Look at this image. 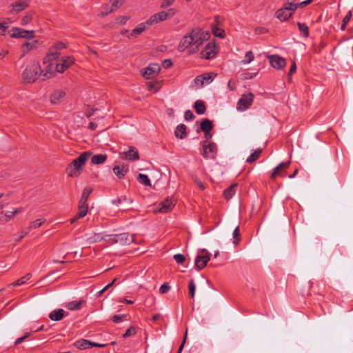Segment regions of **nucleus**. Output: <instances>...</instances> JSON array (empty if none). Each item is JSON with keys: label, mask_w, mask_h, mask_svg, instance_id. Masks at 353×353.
Masks as SVG:
<instances>
[{"label": "nucleus", "mask_w": 353, "mask_h": 353, "mask_svg": "<svg viewBox=\"0 0 353 353\" xmlns=\"http://www.w3.org/2000/svg\"><path fill=\"white\" fill-rule=\"evenodd\" d=\"M82 303V301H72L68 303V307L70 310H79L81 307Z\"/></svg>", "instance_id": "41"}, {"label": "nucleus", "mask_w": 353, "mask_h": 353, "mask_svg": "<svg viewBox=\"0 0 353 353\" xmlns=\"http://www.w3.org/2000/svg\"><path fill=\"white\" fill-rule=\"evenodd\" d=\"M299 31L302 33V34L305 37H307L309 35V29L307 26L303 23H297Z\"/></svg>", "instance_id": "38"}, {"label": "nucleus", "mask_w": 353, "mask_h": 353, "mask_svg": "<svg viewBox=\"0 0 353 353\" xmlns=\"http://www.w3.org/2000/svg\"><path fill=\"white\" fill-rule=\"evenodd\" d=\"M137 179L139 182L143 185H145L146 186L151 185L150 180L146 174H139Z\"/></svg>", "instance_id": "37"}, {"label": "nucleus", "mask_w": 353, "mask_h": 353, "mask_svg": "<svg viewBox=\"0 0 353 353\" xmlns=\"http://www.w3.org/2000/svg\"><path fill=\"white\" fill-rule=\"evenodd\" d=\"M8 53V50L4 49H0V58H3Z\"/></svg>", "instance_id": "64"}, {"label": "nucleus", "mask_w": 353, "mask_h": 353, "mask_svg": "<svg viewBox=\"0 0 353 353\" xmlns=\"http://www.w3.org/2000/svg\"><path fill=\"white\" fill-rule=\"evenodd\" d=\"M125 317V315H114L112 320L114 323H118L122 321L123 319Z\"/></svg>", "instance_id": "55"}, {"label": "nucleus", "mask_w": 353, "mask_h": 353, "mask_svg": "<svg viewBox=\"0 0 353 353\" xmlns=\"http://www.w3.org/2000/svg\"><path fill=\"white\" fill-rule=\"evenodd\" d=\"M41 66L38 62L29 63L21 74L23 83H32L40 77Z\"/></svg>", "instance_id": "2"}, {"label": "nucleus", "mask_w": 353, "mask_h": 353, "mask_svg": "<svg viewBox=\"0 0 353 353\" xmlns=\"http://www.w3.org/2000/svg\"><path fill=\"white\" fill-rule=\"evenodd\" d=\"M312 1V0L303 1L301 2L300 3H298V8L299 7H301V8L305 7L307 5L310 4Z\"/></svg>", "instance_id": "61"}, {"label": "nucleus", "mask_w": 353, "mask_h": 353, "mask_svg": "<svg viewBox=\"0 0 353 353\" xmlns=\"http://www.w3.org/2000/svg\"><path fill=\"white\" fill-rule=\"evenodd\" d=\"M216 76V74L213 72L204 73L203 74L197 76L194 79V82L196 86L201 88L203 86L204 84L210 83L214 80Z\"/></svg>", "instance_id": "13"}, {"label": "nucleus", "mask_w": 353, "mask_h": 353, "mask_svg": "<svg viewBox=\"0 0 353 353\" xmlns=\"http://www.w3.org/2000/svg\"><path fill=\"white\" fill-rule=\"evenodd\" d=\"M45 222V219H37L32 222H31L30 226H29V230H32V229H36V228H39L40 226H41V225Z\"/></svg>", "instance_id": "42"}, {"label": "nucleus", "mask_w": 353, "mask_h": 353, "mask_svg": "<svg viewBox=\"0 0 353 353\" xmlns=\"http://www.w3.org/2000/svg\"><path fill=\"white\" fill-rule=\"evenodd\" d=\"M124 1H125V0H111L110 3H111L112 8H111L110 12L117 10V8L121 7L123 5Z\"/></svg>", "instance_id": "43"}, {"label": "nucleus", "mask_w": 353, "mask_h": 353, "mask_svg": "<svg viewBox=\"0 0 353 353\" xmlns=\"http://www.w3.org/2000/svg\"><path fill=\"white\" fill-rule=\"evenodd\" d=\"M115 281H116V279H114L111 283H110L109 284L105 285L101 290H100L98 292V295L101 296L106 290H108L110 286H112L114 284Z\"/></svg>", "instance_id": "56"}, {"label": "nucleus", "mask_w": 353, "mask_h": 353, "mask_svg": "<svg viewBox=\"0 0 353 353\" xmlns=\"http://www.w3.org/2000/svg\"><path fill=\"white\" fill-rule=\"evenodd\" d=\"M161 70L160 65L158 63H150L148 67L141 71L143 77L147 79H153Z\"/></svg>", "instance_id": "12"}, {"label": "nucleus", "mask_w": 353, "mask_h": 353, "mask_svg": "<svg viewBox=\"0 0 353 353\" xmlns=\"http://www.w3.org/2000/svg\"><path fill=\"white\" fill-rule=\"evenodd\" d=\"M92 192V189L91 188L87 187L83 189L79 201L78 212L72 219H70V223H74L76 221L83 218L87 214L88 210L87 201Z\"/></svg>", "instance_id": "4"}, {"label": "nucleus", "mask_w": 353, "mask_h": 353, "mask_svg": "<svg viewBox=\"0 0 353 353\" xmlns=\"http://www.w3.org/2000/svg\"><path fill=\"white\" fill-rule=\"evenodd\" d=\"M65 311L63 309H58L52 311L49 314V318L54 321H58L64 316Z\"/></svg>", "instance_id": "27"}, {"label": "nucleus", "mask_w": 353, "mask_h": 353, "mask_svg": "<svg viewBox=\"0 0 353 353\" xmlns=\"http://www.w3.org/2000/svg\"><path fill=\"white\" fill-rule=\"evenodd\" d=\"M5 24L6 23H0V35H4L6 32L7 27Z\"/></svg>", "instance_id": "60"}, {"label": "nucleus", "mask_w": 353, "mask_h": 353, "mask_svg": "<svg viewBox=\"0 0 353 353\" xmlns=\"http://www.w3.org/2000/svg\"><path fill=\"white\" fill-rule=\"evenodd\" d=\"M290 164V161L288 162H282L279 163L274 169L273 170L270 178L274 179L277 176H281L282 177H285V175L282 174L281 171L287 169Z\"/></svg>", "instance_id": "24"}, {"label": "nucleus", "mask_w": 353, "mask_h": 353, "mask_svg": "<svg viewBox=\"0 0 353 353\" xmlns=\"http://www.w3.org/2000/svg\"><path fill=\"white\" fill-rule=\"evenodd\" d=\"M119 157L121 159L130 161H134L139 159V152L134 147H130L128 151L121 152Z\"/></svg>", "instance_id": "21"}, {"label": "nucleus", "mask_w": 353, "mask_h": 353, "mask_svg": "<svg viewBox=\"0 0 353 353\" xmlns=\"http://www.w3.org/2000/svg\"><path fill=\"white\" fill-rule=\"evenodd\" d=\"M23 210V208H12V210L0 212V221L8 222L14 219V216Z\"/></svg>", "instance_id": "20"}, {"label": "nucleus", "mask_w": 353, "mask_h": 353, "mask_svg": "<svg viewBox=\"0 0 353 353\" xmlns=\"http://www.w3.org/2000/svg\"><path fill=\"white\" fill-rule=\"evenodd\" d=\"M176 14V10L174 8H170L167 11H161L151 16L147 20L148 25H153L160 21L166 20L168 18L173 17Z\"/></svg>", "instance_id": "6"}, {"label": "nucleus", "mask_w": 353, "mask_h": 353, "mask_svg": "<svg viewBox=\"0 0 353 353\" xmlns=\"http://www.w3.org/2000/svg\"><path fill=\"white\" fill-rule=\"evenodd\" d=\"M90 155V152H85L74 159L66 168L65 171L68 175L70 177L78 176L79 174V170L82 168V166L85 163Z\"/></svg>", "instance_id": "3"}, {"label": "nucleus", "mask_w": 353, "mask_h": 353, "mask_svg": "<svg viewBox=\"0 0 353 353\" xmlns=\"http://www.w3.org/2000/svg\"><path fill=\"white\" fill-rule=\"evenodd\" d=\"M112 202L113 204H115V205H118L119 204H121L123 202H125V203H131L132 202V200L131 199L128 198L125 196H121V197H119V198H118L117 199L112 200Z\"/></svg>", "instance_id": "39"}, {"label": "nucleus", "mask_w": 353, "mask_h": 353, "mask_svg": "<svg viewBox=\"0 0 353 353\" xmlns=\"http://www.w3.org/2000/svg\"><path fill=\"white\" fill-rule=\"evenodd\" d=\"M266 57L269 59L270 65L276 70H281L286 65L285 59L279 55H267Z\"/></svg>", "instance_id": "16"}, {"label": "nucleus", "mask_w": 353, "mask_h": 353, "mask_svg": "<svg viewBox=\"0 0 353 353\" xmlns=\"http://www.w3.org/2000/svg\"><path fill=\"white\" fill-rule=\"evenodd\" d=\"M65 97V92L63 90H54L50 96V101L53 104L59 103Z\"/></svg>", "instance_id": "25"}, {"label": "nucleus", "mask_w": 353, "mask_h": 353, "mask_svg": "<svg viewBox=\"0 0 353 353\" xmlns=\"http://www.w3.org/2000/svg\"><path fill=\"white\" fill-rule=\"evenodd\" d=\"M210 259V254L206 249H201L195 258L194 265L197 270H203Z\"/></svg>", "instance_id": "7"}, {"label": "nucleus", "mask_w": 353, "mask_h": 353, "mask_svg": "<svg viewBox=\"0 0 353 353\" xmlns=\"http://www.w3.org/2000/svg\"><path fill=\"white\" fill-rule=\"evenodd\" d=\"M97 124L96 123L92 121L89 123V125H88L89 129H90L92 130H94L97 129Z\"/></svg>", "instance_id": "63"}, {"label": "nucleus", "mask_w": 353, "mask_h": 353, "mask_svg": "<svg viewBox=\"0 0 353 353\" xmlns=\"http://www.w3.org/2000/svg\"><path fill=\"white\" fill-rule=\"evenodd\" d=\"M37 45V41L25 43L21 46V50L23 52V54H25L28 53L30 50L36 48Z\"/></svg>", "instance_id": "32"}, {"label": "nucleus", "mask_w": 353, "mask_h": 353, "mask_svg": "<svg viewBox=\"0 0 353 353\" xmlns=\"http://www.w3.org/2000/svg\"><path fill=\"white\" fill-rule=\"evenodd\" d=\"M216 54V45L213 41H210L200 52V57L205 59H212Z\"/></svg>", "instance_id": "15"}, {"label": "nucleus", "mask_w": 353, "mask_h": 353, "mask_svg": "<svg viewBox=\"0 0 353 353\" xmlns=\"http://www.w3.org/2000/svg\"><path fill=\"white\" fill-rule=\"evenodd\" d=\"M136 334V330L134 327L131 326L123 334V338H127L130 336H133Z\"/></svg>", "instance_id": "47"}, {"label": "nucleus", "mask_w": 353, "mask_h": 353, "mask_svg": "<svg viewBox=\"0 0 353 353\" xmlns=\"http://www.w3.org/2000/svg\"><path fill=\"white\" fill-rule=\"evenodd\" d=\"M186 126L184 124H179L176 126L174 134L176 137L183 139L186 136Z\"/></svg>", "instance_id": "29"}, {"label": "nucleus", "mask_w": 353, "mask_h": 353, "mask_svg": "<svg viewBox=\"0 0 353 353\" xmlns=\"http://www.w3.org/2000/svg\"><path fill=\"white\" fill-rule=\"evenodd\" d=\"M29 0H18L10 5V7L12 8L10 12H19L27 8L29 6Z\"/></svg>", "instance_id": "22"}, {"label": "nucleus", "mask_w": 353, "mask_h": 353, "mask_svg": "<svg viewBox=\"0 0 353 353\" xmlns=\"http://www.w3.org/2000/svg\"><path fill=\"white\" fill-rule=\"evenodd\" d=\"M254 59V55L252 51H248L245 54V59L241 61L243 64H248L252 62Z\"/></svg>", "instance_id": "40"}, {"label": "nucleus", "mask_w": 353, "mask_h": 353, "mask_svg": "<svg viewBox=\"0 0 353 353\" xmlns=\"http://www.w3.org/2000/svg\"><path fill=\"white\" fill-rule=\"evenodd\" d=\"M212 129V123L208 119H204L201 123V130L204 132L211 131Z\"/></svg>", "instance_id": "35"}, {"label": "nucleus", "mask_w": 353, "mask_h": 353, "mask_svg": "<svg viewBox=\"0 0 353 353\" xmlns=\"http://www.w3.org/2000/svg\"><path fill=\"white\" fill-rule=\"evenodd\" d=\"M296 62L294 61H293L292 62L291 67H290V70L288 72V77H289L290 80L291 79L292 75L296 72Z\"/></svg>", "instance_id": "51"}, {"label": "nucleus", "mask_w": 353, "mask_h": 353, "mask_svg": "<svg viewBox=\"0 0 353 353\" xmlns=\"http://www.w3.org/2000/svg\"><path fill=\"white\" fill-rule=\"evenodd\" d=\"M128 168L125 165H115L113 168V172L119 179H123L125 176V174L128 172Z\"/></svg>", "instance_id": "26"}, {"label": "nucleus", "mask_w": 353, "mask_h": 353, "mask_svg": "<svg viewBox=\"0 0 353 353\" xmlns=\"http://www.w3.org/2000/svg\"><path fill=\"white\" fill-rule=\"evenodd\" d=\"M28 232H21L17 238L15 239L16 241H20L21 239H23Z\"/></svg>", "instance_id": "62"}, {"label": "nucleus", "mask_w": 353, "mask_h": 353, "mask_svg": "<svg viewBox=\"0 0 353 353\" xmlns=\"http://www.w3.org/2000/svg\"><path fill=\"white\" fill-rule=\"evenodd\" d=\"M46 65L44 70L40 71V77L42 80L48 79L54 76L58 72L57 71L56 62H48Z\"/></svg>", "instance_id": "11"}, {"label": "nucleus", "mask_w": 353, "mask_h": 353, "mask_svg": "<svg viewBox=\"0 0 353 353\" xmlns=\"http://www.w3.org/2000/svg\"><path fill=\"white\" fill-rule=\"evenodd\" d=\"M236 187L237 184L234 183L224 190L223 196L225 199L229 200L234 195Z\"/></svg>", "instance_id": "30"}, {"label": "nucleus", "mask_w": 353, "mask_h": 353, "mask_svg": "<svg viewBox=\"0 0 353 353\" xmlns=\"http://www.w3.org/2000/svg\"><path fill=\"white\" fill-rule=\"evenodd\" d=\"M170 290V286L168 285V283H165L159 288V292L161 294H165Z\"/></svg>", "instance_id": "49"}, {"label": "nucleus", "mask_w": 353, "mask_h": 353, "mask_svg": "<svg viewBox=\"0 0 353 353\" xmlns=\"http://www.w3.org/2000/svg\"><path fill=\"white\" fill-rule=\"evenodd\" d=\"M296 0H288L287 2L284 4L286 6L293 8V10H296L298 8V3H295L294 1Z\"/></svg>", "instance_id": "52"}, {"label": "nucleus", "mask_w": 353, "mask_h": 353, "mask_svg": "<svg viewBox=\"0 0 353 353\" xmlns=\"http://www.w3.org/2000/svg\"><path fill=\"white\" fill-rule=\"evenodd\" d=\"M232 235H233V237L236 239V240L234 241V243H235V244L238 243L239 241V236H240V232H239V227H236L234 230Z\"/></svg>", "instance_id": "50"}, {"label": "nucleus", "mask_w": 353, "mask_h": 353, "mask_svg": "<svg viewBox=\"0 0 353 353\" xmlns=\"http://www.w3.org/2000/svg\"><path fill=\"white\" fill-rule=\"evenodd\" d=\"M193 112L190 110H186L184 114V118L186 121H191L194 119Z\"/></svg>", "instance_id": "53"}, {"label": "nucleus", "mask_w": 353, "mask_h": 353, "mask_svg": "<svg viewBox=\"0 0 353 353\" xmlns=\"http://www.w3.org/2000/svg\"><path fill=\"white\" fill-rule=\"evenodd\" d=\"M212 32H213V34H214V36H216V37H218L220 38H223L225 36L224 31L221 29L216 28V27L212 28Z\"/></svg>", "instance_id": "45"}, {"label": "nucleus", "mask_w": 353, "mask_h": 353, "mask_svg": "<svg viewBox=\"0 0 353 353\" xmlns=\"http://www.w3.org/2000/svg\"><path fill=\"white\" fill-rule=\"evenodd\" d=\"M174 206L173 201L171 199L167 198L159 203L158 212L161 213H168L173 209Z\"/></svg>", "instance_id": "23"}, {"label": "nucleus", "mask_w": 353, "mask_h": 353, "mask_svg": "<svg viewBox=\"0 0 353 353\" xmlns=\"http://www.w3.org/2000/svg\"><path fill=\"white\" fill-rule=\"evenodd\" d=\"M107 159L106 154H96L94 155L91 159V163L94 165L101 164Z\"/></svg>", "instance_id": "33"}, {"label": "nucleus", "mask_w": 353, "mask_h": 353, "mask_svg": "<svg viewBox=\"0 0 353 353\" xmlns=\"http://www.w3.org/2000/svg\"><path fill=\"white\" fill-rule=\"evenodd\" d=\"M210 38L208 32L196 28L185 35L181 40L177 49L179 52H184L188 50L189 54H194L199 50V47Z\"/></svg>", "instance_id": "1"}, {"label": "nucleus", "mask_w": 353, "mask_h": 353, "mask_svg": "<svg viewBox=\"0 0 353 353\" xmlns=\"http://www.w3.org/2000/svg\"><path fill=\"white\" fill-rule=\"evenodd\" d=\"M11 37L14 38L32 39L34 31H28L19 28H13L11 30Z\"/></svg>", "instance_id": "18"}, {"label": "nucleus", "mask_w": 353, "mask_h": 353, "mask_svg": "<svg viewBox=\"0 0 353 353\" xmlns=\"http://www.w3.org/2000/svg\"><path fill=\"white\" fill-rule=\"evenodd\" d=\"M203 153L205 159H214L217 153L216 145L213 142H209L207 140L202 143Z\"/></svg>", "instance_id": "9"}, {"label": "nucleus", "mask_w": 353, "mask_h": 353, "mask_svg": "<svg viewBox=\"0 0 353 353\" xmlns=\"http://www.w3.org/2000/svg\"><path fill=\"white\" fill-rule=\"evenodd\" d=\"M352 17V12L348 11L345 17L343 18L342 23L344 24H346L350 21V19Z\"/></svg>", "instance_id": "57"}, {"label": "nucleus", "mask_w": 353, "mask_h": 353, "mask_svg": "<svg viewBox=\"0 0 353 353\" xmlns=\"http://www.w3.org/2000/svg\"><path fill=\"white\" fill-rule=\"evenodd\" d=\"M188 289H189V294L190 298H194L195 290H196V285L194 283V281L193 279H191L188 283Z\"/></svg>", "instance_id": "44"}, {"label": "nucleus", "mask_w": 353, "mask_h": 353, "mask_svg": "<svg viewBox=\"0 0 353 353\" xmlns=\"http://www.w3.org/2000/svg\"><path fill=\"white\" fill-rule=\"evenodd\" d=\"M32 277V274L28 273L21 278L17 279L16 281L12 283L13 286H18L24 284L27 281H28Z\"/></svg>", "instance_id": "36"}, {"label": "nucleus", "mask_w": 353, "mask_h": 353, "mask_svg": "<svg viewBox=\"0 0 353 353\" xmlns=\"http://www.w3.org/2000/svg\"><path fill=\"white\" fill-rule=\"evenodd\" d=\"M173 258L178 264H182L185 260V256L182 254H176Z\"/></svg>", "instance_id": "46"}, {"label": "nucleus", "mask_w": 353, "mask_h": 353, "mask_svg": "<svg viewBox=\"0 0 353 353\" xmlns=\"http://www.w3.org/2000/svg\"><path fill=\"white\" fill-rule=\"evenodd\" d=\"M262 152V149L258 148L255 150L247 158L246 162L251 163L255 161L260 156Z\"/></svg>", "instance_id": "34"}, {"label": "nucleus", "mask_w": 353, "mask_h": 353, "mask_svg": "<svg viewBox=\"0 0 353 353\" xmlns=\"http://www.w3.org/2000/svg\"><path fill=\"white\" fill-rule=\"evenodd\" d=\"M253 100L254 94L252 92L242 94L237 102L236 110L241 112L247 110L252 105Z\"/></svg>", "instance_id": "8"}, {"label": "nucleus", "mask_w": 353, "mask_h": 353, "mask_svg": "<svg viewBox=\"0 0 353 353\" xmlns=\"http://www.w3.org/2000/svg\"><path fill=\"white\" fill-rule=\"evenodd\" d=\"M162 65L164 68H169L172 65V61L170 59H165Z\"/></svg>", "instance_id": "59"}, {"label": "nucleus", "mask_w": 353, "mask_h": 353, "mask_svg": "<svg viewBox=\"0 0 353 353\" xmlns=\"http://www.w3.org/2000/svg\"><path fill=\"white\" fill-rule=\"evenodd\" d=\"M294 11L295 10H293V8H290L285 5H283L281 8L276 11V16L281 21H285L292 17Z\"/></svg>", "instance_id": "19"}, {"label": "nucleus", "mask_w": 353, "mask_h": 353, "mask_svg": "<svg viewBox=\"0 0 353 353\" xmlns=\"http://www.w3.org/2000/svg\"><path fill=\"white\" fill-rule=\"evenodd\" d=\"M74 63V59L72 57L68 56L61 59L59 63H57V71L59 73L64 72L70 66Z\"/></svg>", "instance_id": "17"}, {"label": "nucleus", "mask_w": 353, "mask_h": 353, "mask_svg": "<svg viewBox=\"0 0 353 353\" xmlns=\"http://www.w3.org/2000/svg\"><path fill=\"white\" fill-rule=\"evenodd\" d=\"M74 346L79 350H85L92 347H104L106 346V344L104 343H98L95 342H92L87 339H80L74 343Z\"/></svg>", "instance_id": "14"}, {"label": "nucleus", "mask_w": 353, "mask_h": 353, "mask_svg": "<svg viewBox=\"0 0 353 353\" xmlns=\"http://www.w3.org/2000/svg\"><path fill=\"white\" fill-rule=\"evenodd\" d=\"M65 44L61 41L54 43L49 48L43 59V64H46L48 62H54L59 57L60 51L65 48Z\"/></svg>", "instance_id": "5"}, {"label": "nucleus", "mask_w": 353, "mask_h": 353, "mask_svg": "<svg viewBox=\"0 0 353 353\" xmlns=\"http://www.w3.org/2000/svg\"><path fill=\"white\" fill-rule=\"evenodd\" d=\"M30 334L29 333H27L26 334H25L23 336H21V337H19L18 338L15 342H14V345H17L19 344H20L21 343H22L26 338H28Z\"/></svg>", "instance_id": "58"}, {"label": "nucleus", "mask_w": 353, "mask_h": 353, "mask_svg": "<svg viewBox=\"0 0 353 353\" xmlns=\"http://www.w3.org/2000/svg\"><path fill=\"white\" fill-rule=\"evenodd\" d=\"M196 112L198 114H203L205 113L206 108L205 103L203 101L197 100L194 105Z\"/></svg>", "instance_id": "31"}, {"label": "nucleus", "mask_w": 353, "mask_h": 353, "mask_svg": "<svg viewBox=\"0 0 353 353\" xmlns=\"http://www.w3.org/2000/svg\"><path fill=\"white\" fill-rule=\"evenodd\" d=\"M110 239L115 243L121 245H129L134 241V236L129 233L124 232L121 234H112Z\"/></svg>", "instance_id": "10"}, {"label": "nucleus", "mask_w": 353, "mask_h": 353, "mask_svg": "<svg viewBox=\"0 0 353 353\" xmlns=\"http://www.w3.org/2000/svg\"><path fill=\"white\" fill-rule=\"evenodd\" d=\"M147 21L144 23H141L139 24L134 29L132 30L130 37H137L141 34L143 31H145L148 26Z\"/></svg>", "instance_id": "28"}, {"label": "nucleus", "mask_w": 353, "mask_h": 353, "mask_svg": "<svg viewBox=\"0 0 353 353\" xmlns=\"http://www.w3.org/2000/svg\"><path fill=\"white\" fill-rule=\"evenodd\" d=\"M175 0H162L161 7L163 8H168L172 5Z\"/></svg>", "instance_id": "54"}, {"label": "nucleus", "mask_w": 353, "mask_h": 353, "mask_svg": "<svg viewBox=\"0 0 353 353\" xmlns=\"http://www.w3.org/2000/svg\"><path fill=\"white\" fill-rule=\"evenodd\" d=\"M32 14H26V16H24L21 20V24L22 26H26L27 25L28 23L30 22V21L32 20Z\"/></svg>", "instance_id": "48"}]
</instances>
